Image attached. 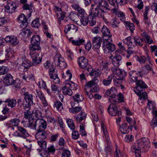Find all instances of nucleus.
Segmentation results:
<instances>
[{
    "mask_svg": "<svg viewBox=\"0 0 157 157\" xmlns=\"http://www.w3.org/2000/svg\"><path fill=\"white\" fill-rule=\"evenodd\" d=\"M109 63L107 62H102L100 65V67L102 70L109 71L110 70V68L109 67Z\"/></svg>",
    "mask_w": 157,
    "mask_h": 157,
    "instance_id": "8fccbe9b",
    "label": "nucleus"
},
{
    "mask_svg": "<svg viewBox=\"0 0 157 157\" xmlns=\"http://www.w3.org/2000/svg\"><path fill=\"white\" fill-rule=\"evenodd\" d=\"M80 132L81 135L83 136H85L86 135V132L85 131V127L83 125V124H81L80 125Z\"/></svg>",
    "mask_w": 157,
    "mask_h": 157,
    "instance_id": "69168bd1",
    "label": "nucleus"
},
{
    "mask_svg": "<svg viewBox=\"0 0 157 157\" xmlns=\"http://www.w3.org/2000/svg\"><path fill=\"white\" fill-rule=\"evenodd\" d=\"M24 95L25 96L24 99L25 101H32L33 102V95L30 94L29 92H25L24 94Z\"/></svg>",
    "mask_w": 157,
    "mask_h": 157,
    "instance_id": "79ce46f5",
    "label": "nucleus"
},
{
    "mask_svg": "<svg viewBox=\"0 0 157 157\" xmlns=\"http://www.w3.org/2000/svg\"><path fill=\"white\" fill-rule=\"evenodd\" d=\"M8 68L5 66H3L0 67V75H5L8 71Z\"/></svg>",
    "mask_w": 157,
    "mask_h": 157,
    "instance_id": "bf43d9fd",
    "label": "nucleus"
},
{
    "mask_svg": "<svg viewBox=\"0 0 157 157\" xmlns=\"http://www.w3.org/2000/svg\"><path fill=\"white\" fill-rule=\"evenodd\" d=\"M101 129L103 131V134L105 137L106 138V140L107 141H109V138H108V135L106 129V127L105 125L102 123L101 124Z\"/></svg>",
    "mask_w": 157,
    "mask_h": 157,
    "instance_id": "13d9d810",
    "label": "nucleus"
},
{
    "mask_svg": "<svg viewBox=\"0 0 157 157\" xmlns=\"http://www.w3.org/2000/svg\"><path fill=\"white\" fill-rule=\"evenodd\" d=\"M90 10L91 12L90 13L94 17H101L104 20H105L106 18L104 17V13L105 12L99 6L92 4L91 5Z\"/></svg>",
    "mask_w": 157,
    "mask_h": 157,
    "instance_id": "7ed1b4c3",
    "label": "nucleus"
},
{
    "mask_svg": "<svg viewBox=\"0 0 157 157\" xmlns=\"http://www.w3.org/2000/svg\"><path fill=\"white\" fill-rule=\"evenodd\" d=\"M98 79L96 78H94L91 81L87 82L86 85L89 88H92V86L98 83Z\"/></svg>",
    "mask_w": 157,
    "mask_h": 157,
    "instance_id": "4c0bfd02",
    "label": "nucleus"
},
{
    "mask_svg": "<svg viewBox=\"0 0 157 157\" xmlns=\"http://www.w3.org/2000/svg\"><path fill=\"white\" fill-rule=\"evenodd\" d=\"M11 124L13 126H17L19 124L20 120L18 118H15L10 120Z\"/></svg>",
    "mask_w": 157,
    "mask_h": 157,
    "instance_id": "0e129e2a",
    "label": "nucleus"
},
{
    "mask_svg": "<svg viewBox=\"0 0 157 157\" xmlns=\"http://www.w3.org/2000/svg\"><path fill=\"white\" fill-rule=\"evenodd\" d=\"M78 62L79 66L82 68L87 67L88 65V60L84 57L79 58L78 60Z\"/></svg>",
    "mask_w": 157,
    "mask_h": 157,
    "instance_id": "ddd939ff",
    "label": "nucleus"
},
{
    "mask_svg": "<svg viewBox=\"0 0 157 157\" xmlns=\"http://www.w3.org/2000/svg\"><path fill=\"white\" fill-rule=\"evenodd\" d=\"M137 144L133 148L137 157L141 155L140 152H145L148 150L150 144L149 140L147 138L143 137L138 139L137 141Z\"/></svg>",
    "mask_w": 157,
    "mask_h": 157,
    "instance_id": "f257e3e1",
    "label": "nucleus"
},
{
    "mask_svg": "<svg viewBox=\"0 0 157 157\" xmlns=\"http://www.w3.org/2000/svg\"><path fill=\"white\" fill-rule=\"evenodd\" d=\"M120 22L116 20V17L113 18L109 22L110 25L114 28H117Z\"/></svg>",
    "mask_w": 157,
    "mask_h": 157,
    "instance_id": "ea45409f",
    "label": "nucleus"
},
{
    "mask_svg": "<svg viewBox=\"0 0 157 157\" xmlns=\"http://www.w3.org/2000/svg\"><path fill=\"white\" fill-rule=\"evenodd\" d=\"M66 87H69L72 90H76L77 87V85L76 84L71 82L66 83Z\"/></svg>",
    "mask_w": 157,
    "mask_h": 157,
    "instance_id": "09e8293b",
    "label": "nucleus"
},
{
    "mask_svg": "<svg viewBox=\"0 0 157 157\" xmlns=\"http://www.w3.org/2000/svg\"><path fill=\"white\" fill-rule=\"evenodd\" d=\"M133 40L136 46H142L143 45V40L140 37L137 36L133 37Z\"/></svg>",
    "mask_w": 157,
    "mask_h": 157,
    "instance_id": "c85d7f7f",
    "label": "nucleus"
},
{
    "mask_svg": "<svg viewBox=\"0 0 157 157\" xmlns=\"http://www.w3.org/2000/svg\"><path fill=\"white\" fill-rule=\"evenodd\" d=\"M128 77L129 81L131 82H135V80L138 79L136 76V72L134 71H131L129 72Z\"/></svg>",
    "mask_w": 157,
    "mask_h": 157,
    "instance_id": "5701e85b",
    "label": "nucleus"
},
{
    "mask_svg": "<svg viewBox=\"0 0 157 157\" xmlns=\"http://www.w3.org/2000/svg\"><path fill=\"white\" fill-rule=\"evenodd\" d=\"M89 17L90 19V20H89V21L90 25V26H94L95 25L96 22L95 17H94L90 13L89 14Z\"/></svg>",
    "mask_w": 157,
    "mask_h": 157,
    "instance_id": "49530a36",
    "label": "nucleus"
},
{
    "mask_svg": "<svg viewBox=\"0 0 157 157\" xmlns=\"http://www.w3.org/2000/svg\"><path fill=\"white\" fill-rule=\"evenodd\" d=\"M5 40L6 42L9 43L13 45H16L18 43L17 37L13 35L7 36L5 38Z\"/></svg>",
    "mask_w": 157,
    "mask_h": 157,
    "instance_id": "dca6fc26",
    "label": "nucleus"
},
{
    "mask_svg": "<svg viewBox=\"0 0 157 157\" xmlns=\"http://www.w3.org/2000/svg\"><path fill=\"white\" fill-rule=\"evenodd\" d=\"M117 17L120 18V20L124 22L125 21V17L124 14L123 13L120 11L118 12V14H117Z\"/></svg>",
    "mask_w": 157,
    "mask_h": 157,
    "instance_id": "680f3d73",
    "label": "nucleus"
},
{
    "mask_svg": "<svg viewBox=\"0 0 157 157\" xmlns=\"http://www.w3.org/2000/svg\"><path fill=\"white\" fill-rule=\"evenodd\" d=\"M94 51L99 54L100 53V48L101 45V43L102 42V40L100 37H95L92 39Z\"/></svg>",
    "mask_w": 157,
    "mask_h": 157,
    "instance_id": "423d86ee",
    "label": "nucleus"
},
{
    "mask_svg": "<svg viewBox=\"0 0 157 157\" xmlns=\"http://www.w3.org/2000/svg\"><path fill=\"white\" fill-rule=\"evenodd\" d=\"M47 132L45 130H37L35 137L37 140H44L47 138Z\"/></svg>",
    "mask_w": 157,
    "mask_h": 157,
    "instance_id": "2eb2a0df",
    "label": "nucleus"
},
{
    "mask_svg": "<svg viewBox=\"0 0 157 157\" xmlns=\"http://www.w3.org/2000/svg\"><path fill=\"white\" fill-rule=\"evenodd\" d=\"M78 29L77 26L75 24H69L66 25L64 28V32L67 33L69 31L72 33H75Z\"/></svg>",
    "mask_w": 157,
    "mask_h": 157,
    "instance_id": "9b49d317",
    "label": "nucleus"
},
{
    "mask_svg": "<svg viewBox=\"0 0 157 157\" xmlns=\"http://www.w3.org/2000/svg\"><path fill=\"white\" fill-rule=\"evenodd\" d=\"M106 94L109 96L112 99L116 96V94H117V91L116 89L114 87H111L110 89H109L106 91Z\"/></svg>",
    "mask_w": 157,
    "mask_h": 157,
    "instance_id": "aec40b11",
    "label": "nucleus"
},
{
    "mask_svg": "<svg viewBox=\"0 0 157 157\" xmlns=\"http://www.w3.org/2000/svg\"><path fill=\"white\" fill-rule=\"evenodd\" d=\"M33 51L30 53L31 57L32 58L33 63L34 66H36L41 61L42 58L39 56V54L36 52H33Z\"/></svg>",
    "mask_w": 157,
    "mask_h": 157,
    "instance_id": "6e6552de",
    "label": "nucleus"
},
{
    "mask_svg": "<svg viewBox=\"0 0 157 157\" xmlns=\"http://www.w3.org/2000/svg\"><path fill=\"white\" fill-rule=\"evenodd\" d=\"M150 57L148 55L146 54L145 56H141L138 59L140 63H144L146 61H148L149 63H151Z\"/></svg>",
    "mask_w": 157,
    "mask_h": 157,
    "instance_id": "7c9ffc66",
    "label": "nucleus"
},
{
    "mask_svg": "<svg viewBox=\"0 0 157 157\" xmlns=\"http://www.w3.org/2000/svg\"><path fill=\"white\" fill-rule=\"evenodd\" d=\"M112 63L113 65L116 67H118L121 63V57L118 54L116 55L112 59Z\"/></svg>",
    "mask_w": 157,
    "mask_h": 157,
    "instance_id": "a211bd4d",
    "label": "nucleus"
},
{
    "mask_svg": "<svg viewBox=\"0 0 157 157\" xmlns=\"http://www.w3.org/2000/svg\"><path fill=\"white\" fill-rule=\"evenodd\" d=\"M40 36L39 35H35L32 36L31 40V44L29 45V48L31 51H38L40 50Z\"/></svg>",
    "mask_w": 157,
    "mask_h": 157,
    "instance_id": "20e7f679",
    "label": "nucleus"
},
{
    "mask_svg": "<svg viewBox=\"0 0 157 157\" xmlns=\"http://www.w3.org/2000/svg\"><path fill=\"white\" fill-rule=\"evenodd\" d=\"M137 86L134 88V91L138 95L140 96V100H145L147 98V95L146 92H143L144 89L148 86L142 80L137 79L135 82Z\"/></svg>",
    "mask_w": 157,
    "mask_h": 157,
    "instance_id": "f03ea898",
    "label": "nucleus"
},
{
    "mask_svg": "<svg viewBox=\"0 0 157 157\" xmlns=\"http://www.w3.org/2000/svg\"><path fill=\"white\" fill-rule=\"evenodd\" d=\"M125 23V26L127 29H130L131 32L133 31L135 29V26L132 23L128 21H126Z\"/></svg>",
    "mask_w": 157,
    "mask_h": 157,
    "instance_id": "3c124183",
    "label": "nucleus"
},
{
    "mask_svg": "<svg viewBox=\"0 0 157 157\" xmlns=\"http://www.w3.org/2000/svg\"><path fill=\"white\" fill-rule=\"evenodd\" d=\"M32 33L30 29L28 28H23V29L22 30L21 34L23 36H25L27 34V36H30Z\"/></svg>",
    "mask_w": 157,
    "mask_h": 157,
    "instance_id": "de8ad7c7",
    "label": "nucleus"
},
{
    "mask_svg": "<svg viewBox=\"0 0 157 157\" xmlns=\"http://www.w3.org/2000/svg\"><path fill=\"white\" fill-rule=\"evenodd\" d=\"M21 123L23 124L25 123L28 127H31L33 129L36 130V121H35V119L32 117L27 119L26 121L23 120Z\"/></svg>",
    "mask_w": 157,
    "mask_h": 157,
    "instance_id": "f8f14e48",
    "label": "nucleus"
},
{
    "mask_svg": "<svg viewBox=\"0 0 157 157\" xmlns=\"http://www.w3.org/2000/svg\"><path fill=\"white\" fill-rule=\"evenodd\" d=\"M80 21L81 25L83 26H86L89 21V17L86 15H83L81 16Z\"/></svg>",
    "mask_w": 157,
    "mask_h": 157,
    "instance_id": "c9c22d12",
    "label": "nucleus"
},
{
    "mask_svg": "<svg viewBox=\"0 0 157 157\" xmlns=\"http://www.w3.org/2000/svg\"><path fill=\"white\" fill-rule=\"evenodd\" d=\"M57 71L55 70L54 68H52V69H50V70L49 71V75L51 78H53V77H55L58 76Z\"/></svg>",
    "mask_w": 157,
    "mask_h": 157,
    "instance_id": "4d7b16f0",
    "label": "nucleus"
},
{
    "mask_svg": "<svg viewBox=\"0 0 157 157\" xmlns=\"http://www.w3.org/2000/svg\"><path fill=\"white\" fill-rule=\"evenodd\" d=\"M33 5L31 3L30 4H25L23 5V6L24 10H27L29 11V13L27 15V16L29 18L31 15L32 13L33 12Z\"/></svg>",
    "mask_w": 157,
    "mask_h": 157,
    "instance_id": "393cba45",
    "label": "nucleus"
},
{
    "mask_svg": "<svg viewBox=\"0 0 157 157\" xmlns=\"http://www.w3.org/2000/svg\"><path fill=\"white\" fill-rule=\"evenodd\" d=\"M32 26L35 28H38L40 26L39 19L37 18L33 21L31 23Z\"/></svg>",
    "mask_w": 157,
    "mask_h": 157,
    "instance_id": "052dcab7",
    "label": "nucleus"
},
{
    "mask_svg": "<svg viewBox=\"0 0 157 157\" xmlns=\"http://www.w3.org/2000/svg\"><path fill=\"white\" fill-rule=\"evenodd\" d=\"M62 91L63 94L65 95L71 96L73 93L72 90L69 87H66V85L62 88Z\"/></svg>",
    "mask_w": 157,
    "mask_h": 157,
    "instance_id": "e433bc0d",
    "label": "nucleus"
},
{
    "mask_svg": "<svg viewBox=\"0 0 157 157\" xmlns=\"http://www.w3.org/2000/svg\"><path fill=\"white\" fill-rule=\"evenodd\" d=\"M54 10L57 12L56 14L57 19L59 20H63L65 17L66 13L62 12L60 8L56 6L55 7Z\"/></svg>",
    "mask_w": 157,
    "mask_h": 157,
    "instance_id": "6ab92c4d",
    "label": "nucleus"
},
{
    "mask_svg": "<svg viewBox=\"0 0 157 157\" xmlns=\"http://www.w3.org/2000/svg\"><path fill=\"white\" fill-rule=\"evenodd\" d=\"M114 84L115 85L119 87L121 86V84H122V79L120 78H113Z\"/></svg>",
    "mask_w": 157,
    "mask_h": 157,
    "instance_id": "864d4df0",
    "label": "nucleus"
},
{
    "mask_svg": "<svg viewBox=\"0 0 157 157\" xmlns=\"http://www.w3.org/2000/svg\"><path fill=\"white\" fill-rule=\"evenodd\" d=\"M17 21L21 24L20 26L23 28L26 27L28 25L27 20L25 15L21 13L17 19Z\"/></svg>",
    "mask_w": 157,
    "mask_h": 157,
    "instance_id": "1a4fd4ad",
    "label": "nucleus"
},
{
    "mask_svg": "<svg viewBox=\"0 0 157 157\" xmlns=\"http://www.w3.org/2000/svg\"><path fill=\"white\" fill-rule=\"evenodd\" d=\"M82 110V108L80 107H75L69 109V111L72 113H77L80 112Z\"/></svg>",
    "mask_w": 157,
    "mask_h": 157,
    "instance_id": "603ef678",
    "label": "nucleus"
},
{
    "mask_svg": "<svg viewBox=\"0 0 157 157\" xmlns=\"http://www.w3.org/2000/svg\"><path fill=\"white\" fill-rule=\"evenodd\" d=\"M44 140H37V142L38 145L42 149L46 147V142Z\"/></svg>",
    "mask_w": 157,
    "mask_h": 157,
    "instance_id": "5fc2aeb1",
    "label": "nucleus"
},
{
    "mask_svg": "<svg viewBox=\"0 0 157 157\" xmlns=\"http://www.w3.org/2000/svg\"><path fill=\"white\" fill-rule=\"evenodd\" d=\"M78 13L76 12L71 13L69 16V17L71 20H75L78 16Z\"/></svg>",
    "mask_w": 157,
    "mask_h": 157,
    "instance_id": "774afa93",
    "label": "nucleus"
},
{
    "mask_svg": "<svg viewBox=\"0 0 157 157\" xmlns=\"http://www.w3.org/2000/svg\"><path fill=\"white\" fill-rule=\"evenodd\" d=\"M44 66L45 68L47 69H49V71L50 69H52L54 68V65L52 63H50L48 61L46 62L44 64Z\"/></svg>",
    "mask_w": 157,
    "mask_h": 157,
    "instance_id": "e2e57ef3",
    "label": "nucleus"
},
{
    "mask_svg": "<svg viewBox=\"0 0 157 157\" xmlns=\"http://www.w3.org/2000/svg\"><path fill=\"white\" fill-rule=\"evenodd\" d=\"M16 8V3L13 2L9 3L6 7V9L11 13L13 12Z\"/></svg>",
    "mask_w": 157,
    "mask_h": 157,
    "instance_id": "cd10ccee",
    "label": "nucleus"
},
{
    "mask_svg": "<svg viewBox=\"0 0 157 157\" xmlns=\"http://www.w3.org/2000/svg\"><path fill=\"white\" fill-rule=\"evenodd\" d=\"M113 76L112 75H110L107 79H104L103 80V84L105 86H108L110 85L112 81Z\"/></svg>",
    "mask_w": 157,
    "mask_h": 157,
    "instance_id": "58836bf2",
    "label": "nucleus"
},
{
    "mask_svg": "<svg viewBox=\"0 0 157 157\" xmlns=\"http://www.w3.org/2000/svg\"><path fill=\"white\" fill-rule=\"evenodd\" d=\"M54 107H56L59 111H61L63 109V104L59 101H56L54 104Z\"/></svg>",
    "mask_w": 157,
    "mask_h": 157,
    "instance_id": "a19ab883",
    "label": "nucleus"
},
{
    "mask_svg": "<svg viewBox=\"0 0 157 157\" xmlns=\"http://www.w3.org/2000/svg\"><path fill=\"white\" fill-rule=\"evenodd\" d=\"M63 60V58L59 53L56 54L54 58V62L55 64L57 66H58L59 64H60L61 61Z\"/></svg>",
    "mask_w": 157,
    "mask_h": 157,
    "instance_id": "2f4dec72",
    "label": "nucleus"
},
{
    "mask_svg": "<svg viewBox=\"0 0 157 157\" xmlns=\"http://www.w3.org/2000/svg\"><path fill=\"white\" fill-rule=\"evenodd\" d=\"M33 64L29 60H26L24 61L21 64V65L24 68L27 69L31 67Z\"/></svg>",
    "mask_w": 157,
    "mask_h": 157,
    "instance_id": "c03bdc74",
    "label": "nucleus"
},
{
    "mask_svg": "<svg viewBox=\"0 0 157 157\" xmlns=\"http://www.w3.org/2000/svg\"><path fill=\"white\" fill-rule=\"evenodd\" d=\"M36 127L37 130H45L47 126L46 122L42 119L38 118L36 121Z\"/></svg>",
    "mask_w": 157,
    "mask_h": 157,
    "instance_id": "9d476101",
    "label": "nucleus"
},
{
    "mask_svg": "<svg viewBox=\"0 0 157 157\" xmlns=\"http://www.w3.org/2000/svg\"><path fill=\"white\" fill-rule=\"evenodd\" d=\"M143 68L144 69L142 71V73L144 74H147L151 70V68L150 65L148 64L145 66Z\"/></svg>",
    "mask_w": 157,
    "mask_h": 157,
    "instance_id": "6e6d98bb",
    "label": "nucleus"
},
{
    "mask_svg": "<svg viewBox=\"0 0 157 157\" xmlns=\"http://www.w3.org/2000/svg\"><path fill=\"white\" fill-rule=\"evenodd\" d=\"M116 75L121 79H123L127 75L126 72L123 70L119 69Z\"/></svg>",
    "mask_w": 157,
    "mask_h": 157,
    "instance_id": "473e14b6",
    "label": "nucleus"
},
{
    "mask_svg": "<svg viewBox=\"0 0 157 157\" xmlns=\"http://www.w3.org/2000/svg\"><path fill=\"white\" fill-rule=\"evenodd\" d=\"M71 42L73 45L79 46L83 44L85 42V40L82 38H79L77 40H71Z\"/></svg>",
    "mask_w": 157,
    "mask_h": 157,
    "instance_id": "f704fd0d",
    "label": "nucleus"
},
{
    "mask_svg": "<svg viewBox=\"0 0 157 157\" xmlns=\"http://www.w3.org/2000/svg\"><path fill=\"white\" fill-rule=\"evenodd\" d=\"M113 101L115 102H121L124 101V95L121 93H119L118 95L113 98Z\"/></svg>",
    "mask_w": 157,
    "mask_h": 157,
    "instance_id": "c756f323",
    "label": "nucleus"
},
{
    "mask_svg": "<svg viewBox=\"0 0 157 157\" xmlns=\"http://www.w3.org/2000/svg\"><path fill=\"white\" fill-rule=\"evenodd\" d=\"M120 129L121 133L123 134L128 133L129 132V127L126 123H123L120 125Z\"/></svg>",
    "mask_w": 157,
    "mask_h": 157,
    "instance_id": "a878e982",
    "label": "nucleus"
},
{
    "mask_svg": "<svg viewBox=\"0 0 157 157\" xmlns=\"http://www.w3.org/2000/svg\"><path fill=\"white\" fill-rule=\"evenodd\" d=\"M97 6H99L100 8L101 7V9H102V10L105 13L107 12L110 10L108 3L107 2L105 1L104 0L102 2H101V3H100Z\"/></svg>",
    "mask_w": 157,
    "mask_h": 157,
    "instance_id": "bb28decb",
    "label": "nucleus"
},
{
    "mask_svg": "<svg viewBox=\"0 0 157 157\" xmlns=\"http://www.w3.org/2000/svg\"><path fill=\"white\" fill-rule=\"evenodd\" d=\"M87 114L85 112H82L78 114L76 116H74L75 120L77 121L80 122L86 119Z\"/></svg>",
    "mask_w": 157,
    "mask_h": 157,
    "instance_id": "b1692460",
    "label": "nucleus"
},
{
    "mask_svg": "<svg viewBox=\"0 0 157 157\" xmlns=\"http://www.w3.org/2000/svg\"><path fill=\"white\" fill-rule=\"evenodd\" d=\"M13 81V76L10 74H7L5 76L3 82L6 86L12 85Z\"/></svg>",
    "mask_w": 157,
    "mask_h": 157,
    "instance_id": "f3484780",
    "label": "nucleus"
},
{
    "mask_svg": "<svg viewBox=\"0 0 157 157\" xmlns=\"http://www.w3.org/2000/svg\"><path fill=\"white\" fill-rule=\"evenodd\" d=\"M110 40L109 39H104L102 48L105 53L107 52V49L111 52L114 51L115 49V45L108 41V40Z\"/></svg>",
    "mask_w": 157,
    "mask_h": 157,
    "instance_id": "0eeeda50",
    "label": "nucleus"
},
{
    "mask_svg": "<svg viewBox=\"0 0 157 157\" xmlns=\"http://www.w3.org/2000/svg\"><path fill=\"white\" fill-rule=\"evenodd\" d=\"M101 31L103 37H107L108 38V39H111L112 34L110 30L106 26L104 25L102 27Z\"/></svg>",
    "mask_w": 157,
    "mask_h": 157,
    "instance_id": "412c9836",
    "label": "nucleus"
},
{
    "mask_svg": "<svg viewBox=\"0 0 157 157\" xmlns=\"http://www.w3.org/2000/svg\"><path fill=\"white\" fill-rule=\"evenodd\" d=\"M125 118L126 121L128 122L130 124V129H132L133 127H134L136 129V127H135V124L136 123V121H133L132 118L129 117H126Z\"/></svg>",
    "mask_w": 157,
    "mask_h": 157,
    "instance_id": "37998d69",
    "label": "nucleus"
},
{
    "mask_svg": "<svg viewBox=\"0 0 157 157\" xmlns=\"http://www.w3.org/2000/svg\"><path fill=\"white\" fill-rule=\"evenodd\" d=\"M73 98L74 101L78 103L79 102L83 101L84 99V98L82 96L78 94H76L73 96Z\"/></svg>",
    "mask_w": 157,
    "mask_h": 157,
    "instance_id": "a18cd8bd",
    "label": "nucleus"
},
{
    "mask_svg": "<svg viewBox=\"0 0 157 157\" xmlns=\"http://www.w3.org/2000/svg\"><path fill=\"white\" fill-rule=\"evenodd\" d=\"M71 153L68 150H64L62 154V157H70Z\"/></svg>",
    "mask_w": 157,
    "mask_h": 157,
    "instance_id": "338daca9",
    "label": "nucleus"
},
{
    "mask_svg": "<svg viewBox=\"0 0 157 157\" xmlns=\"http://www.w3.org/2000/svg\"><path fill=\"white\" fill-rule=\"evenodd\" d=\"M88 71H90L89 74L90 76H93L96 78L99 76L101 75V72L98 69H91L90 68H86Z\"/></svg>",
    "mask_w": 157,
    "mask_h": 157,
    "instance_id": "4be33fe9",
    "label": "nucleus"
},
{
    "mask_svg": "<svg viewBox=\"0 0 157 157\" xmlns=\"http://www.w3.org/2000/svg\"><path fill=\"white\" fill-rule=\"evenodd\" d=\"M17 130L19 132L17 134L18 136L25 139L29 136V134L26 130L24 128L21 126H18L17 127Z\"/></svg>",
    "mask_w": 157,
    "mask_h": 157,
    "instance_id": "4468645a",
    "label": "nucleus"
},
{
    "mask_svg": "<svg viewBox=\"0 0 157 157\" xmlns=\"http://www.w3.org/2000/svg\"><path fill=\"white\" fill-rule=\"evenodd\" d=\"M108 111L109 114L112 116H115L117 115L119 116L121 115V112L115 103H111L108 108Z\"/></svg>",
    "mask_w": 157,
    "mask_h": 157,
    "instance_id": "39448f33",
    "label": "nucleus"
},
{
    "mask_svg": "<svg viewBox=\"0 0 157 157\" xmlns=\"http://www.w3.org/2000/svg\"><path fill=\"white\" fill-rule=\"evenodd\" d=\"M5 102L7 103L8 106L11 108L14 107L17 104L16 100L14 99H8L5 101Z\"/></svg>",
    "mask_w": 157,
    "mask_h": 157,
    "instance_id": "72a5a7b5",
    "label": "nucleus"
}]
</instances>
